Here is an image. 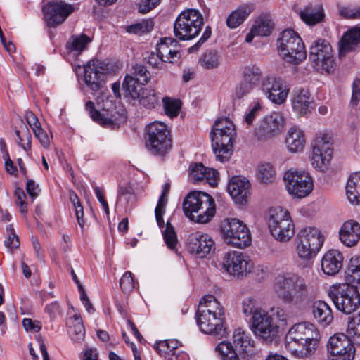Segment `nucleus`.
Here are the masks:
<instances>
[{
  "instance_id": "obj_1",
  "label": "nucleus",
  "mask_w": 360,
  "mask_h": 360,
  "mask_svg": "<svg viewBox=\"0 0 360 360\" xmlns=\"http://www.w3.org/2000/svg\"><path fill=\"white\" fill-rule=\"evenodd\" d=\"M319 338V331L314 324L298 323L288 331L285 338V347L297 357L307 356L316 349Z\"/></svg>"
},
{
  "instance_id": "obj_2",
  "label": "nucleus",
  "mask_w": 360,
  "mask_h": 360,
  "mask_svg": "<svg viewBox=\"0 0 360 360\" xmlns=\"http://www.w3.org/2000/svg\"><path fill=\"white\" fill-rule=\"evenodd\" d=\"M273 290L283 302L290 304L301 302L307 295L304 280L293 271L278 273L274 280Z\"/></svg>"
},
{
  "instance_id": "obj_3",
  "label": "nucleus",
  "mask_w": 360,
  "mask_h": 360,
  "mask_svg": "<svg viewBox=\"0 0 360 360\" xmlns=\"http://www.w3.org/2000/svg\"><path fill=\"white\" fill-rule=\"evenodd\" d=\"M236 135L235 125L230 119L221 117L215 120L210 137L217 160L224 162L229 160Z\"/></svg>"
},
{
  "instance_id": "obj_4",
  "label": "nucleus",
  "mask_w": 360,
  "mask_h": 360,
  "mask_svg": "<svg viewBox=\"0 0 360 360\" xmlns=\"http://www.w3.org/2000/svg\"><path fill=\"white\" fill-rule=\"evenodd\" d=\"M328 295L337 310L345 314H351L360 307V292L357 286L348 283L331 285Z\"/></svg>"
},
{
  "instance_id": "obj_5",
  "label": "nucleus",
  "mask_w": 360,
  "mask_h": 360,
  "mask_svg": "<svg viewBox=\"0 0 360 360\" xmlns=\"http://www.w3.org/2000/svg\"><path fill=\"white\" fill-rule=\"evenodd\" d=\"M280 56L287 63L300 64L307 57V51L301 37L291 29L283 30L277 39Z\"/></svg>"
},
{
  "instance_id": "obj_6",
  "label": "nucleus",
  "mask_w": 360,
  "mask_h": 360,
  "mask_svg": "<svg viewBox=\"0 0 360 360\" xmlns=\"http://www.w3.org/2000/svg\"><path fill=\"white\" fill-rule=\"evenodd\" d=\"M267 223L271 236L281 243H286L294 236L295 224L288 210L282 207L269 209Z\"/></svg>"
},
{
  "instance_id": "obj_7",
  "label": "nucleus",
  "mask_w": 360,
  "mask_h": 360,
  "mask_svg": "<svg viewBox=\"0 0 360 360\" xmlns=\"http://www.w3.org/2000/svg\"><path fill=\"white\" fill-rule=\"evenodd\" d=\"M324 242L321 231L316 227L307 226L297 232L295 238V252L302 260L315 257Z\"/></svg>"
},
{
  "instance_id": "obj_8",
  "label": "nucleus",
  "mask_w": 360,
  "mask_h": 360,
  "mask_svg": "<svg viewBox=\"0 0 360 360\" xmlns=\"http://www.w3.org/2000/svg\"><path fill=\"white\" fill-rule=\"evenodd\" d=\"M224 243L237 248H245L252 242L251 233L247 225L236 218L224 219L220 226Z\"/></svg>"
},
{
  "instance_id": "obj_9",
  "label": "nucleus",
  "mask_w": 360,
  "mask_h": 360,
  "mask_svg": "<svg viewBox=\"0 0 360 360\" xmlns=\"http://www.w3.org/2000/svg\"><path fill=\"white\" fill-rule=\"evenodd\" d=\"M203 24V17L198 10H185L174 22V35L179 40H191L199 34Z\"/></svg>"
},
{
  "instance_id": "obj_10",
  "label": "nucleus",
  "mask_w": 360,
  "mask_h": 360,
  "mask_svg": "<svg viewBox=\"0 0 360 360\" xmlns=\"http://www.w3.org/2000/svg\"><path fill=\"white\" fill-rule=\"evenodd\" d=\"M146 147L153 155H163L172 148L170 131L161 122H153L146 127Z\"/></svg>"
},
{
  "instance_id": "obj_11",
  "label": "nucleus",
  "mask_w": 360,
  "mask_h": 360,
  "mask_svg": "<svg viewBox=\"0 0 360 360\" xmlns=\"http://www.w3.org/2000/svg\"><path fill=\"white\" fill-rule=\"evenodd\" d=\"M311 148L312 166L321 172H325L330 165L333 153L331 135L326 131L317 133L312 141Z\"/></svg>"
},
{
  "instance_id": "obj_12",
  "label": "nucleus",
  "mask_w": 360,
  "mask_h": 360,
  "mask_svg": "<svg viewBox=\"0 0 360 360\" xmlns=\"http://www.w3.org/2000/svg\"><path fill=\"white\" fill-rule=\"evenodd\" d=\"M250 325L253 333L265 343H271L278 337L279 326L264 309L250 320Z\"/></svg>"
},
{
  "instance_id": "obj_13",
  "label": "nucleus",
  "mask_w": 360,
  "mask_h": 360,
  "mask_svg": "<svg viewBox=\"0 0 360 360\" xmlns=\"http://www.w3.org/2000/svg\"><path fill=\"white\" fill-rule=\"evenodd\" d=\"M309 60L317 70L322 69L328 73L335 70L333 51L330 43L325 39H320L313 42L310 47Z\"/></svg>"
},
{
  "instance_id": "obj_14",
  "label": "nucleus",
  "mask_w": 360,
  "mask_h": 360,
  "mask_svg": "<svg viewBox=\"0 0 360 360\" xmlns=\"http://www.w3.org/2000/svg\"><path fill=\"white\" fill-rule=\"evenodd\" d=\"M285 125V118L281 112H272L264 116L255 129L259 141H265L279 136Z\"/></svg>"
},
{
  "instance_id": "obj_15",
  "label": "nucleus",
  "mask_w": 360,
  "mask_h": 360,
  "mask_svg": "<svg viewBox=\"0 0 360 360\" xmlns=\"http://www.w3.org/2000/svg\"><path fill=\"white\" fill-rule=\"evenodd\" d=\"M354 343L339 333L331 336L327 343L328 360H353L355 355Z\"/></svg>"
},
{
  "instance_id": "obj_16",
  "label": "nucleus",
  "mask_w": 360,
  "mask_h": 360,
  "mask_svg": "<svg viewBox=\"0 0 360 360\" xmlns=\"http://www.w3.org/2000/svg\"><path fill=\"white\" fill-rule=\"evenodd\" d=\"M260 67L255 64L245 66L242 71L243 80L235 89L236 98L240 99L250 94L255 88L260 86L264 79Z\"/></svg>"
},
{
  "instance_id": "obj_17",
  "label": "nucleus",
  "mask_w": 360,
  "mask_h": 360,
  "mask_svg": "<svg viewBox=\"0 0 360 360\" xmlns=\"http://www.w3.org/2000/svg\"><path fill=\"white\" fill-rule=\"evenodd\" d=\"M85 108L94 121L105 127H118L121 123H124L127 119L124 110L118 111L111 101H110L109 108L106 109L103 108L101 112L96 110L94 103L90 101L86 102Z\"/></svg>"
},
{
  "instance_id": "obj_18",
  "label": "nucleus",
  "mask_w": 360,
  "mask_h": 360,
  "mask_svg": "<svg viewBox=\"0 0 360 360\" xmlns=\"http://www.w3.org/2000/svg\"><path fill=\"white\" fill-rule=\"evenodd\" d=\"M261 90L272 103L281 105L286 101L290 87L282 78L269 75L264 77Z\"/></svg>"
},
{
  "instance_id": "obj_19",
  "label": "nucleus",
  "mask_w": 360,
  "mask_h": 360,
  "mask_svg": "<svg viewBox=\"0 0 360 360\" xmlns=\"http://www.w3.org/2000/svg\"><path fill=\"white\" fill-rule=\"evenodd\" d=\"M222 266L227 274L239 278L250 271L252 264L248 255L243 252L233 250L224 255Z\"/></svg>"
},
{
  "instance_id": "obj_20",
  "label": "nucleus",
  "mask_w": 360,
  "mask_h": 360,
  "mask_svg": "<svg viewBox=\"0 0 360 360\" xmlns=\"http://www.w3.org/2000/svg\"><path fill=\"white\" fill-rule=\"evenodd\" d=\"M108 71V65L98 59H93L84 66V80L92 91H98L105 84Z\"/></svg>"
},
{
  "instance_id": "obj_21",
  "label": "nucleus",
  "mask_w": 360,
  "mask_h": 360,
  "mask_svg": "<svg viewBox=\"0 0 360 360\" xmlns=\"http://www.w3.org/2000/svg\"><path fill=\"white\" fill-rule=\"evenodd\" d=\"M186 245L190 253L200 258H205L215 250L213 238L208 233L199 231L188 235Z\"/></svg>"
},
{
  "instance_id": "obj_22",
  "label": "nucleus",
  "mask_w": 360,
  "mask_h": 360,
  "mask_svg": "<svg viewBox=\"0 0 360 360\" xmlns=\"http://www.w3.org/2000/svg\"><path fill=\"white\" fill-rule=\"evenodd\" d=\"M77 8L64 1H53L44 7L43 11L47 24L51 27H56L62 24L66 18Z\"/></svg>"
},
{
  "instance_id": "obj_23",
  "label": "nucleus",
  "mask_w": 360,
  "mask_h": 360,
  "mask_svg": "<svg viewBox=\"0 0 360 360\" xmlns=\"http://www.w3.org/2000/svg\"><path fill=\"white\" fill-rule=\"evenodd\" d=\"M314 99L310 92L304 89H296L291 98L292 110L299 116L311 113L314 109Z\"/></svg>"
},
{
  "instance_id": "obj_24",
  "label": "nucleus",
  "mask_w": 360,
  "mask_h": 360,
  "mask_svg": "<svg viewBox=\"0 0 360 360\" xmlns=\"http://www.w3.org/2000/svg\"><path fill=\"white\" fill-rule=\"evenodd\" d=\"M126 97L137 100L143 107L152 109L159 104L160 94L154 89L149 88L131 89L130 91L124 93Z\"/></svg>"
},
{
  "instance_id": "obj_25",
  "label": "nucleus",
  "mask_w": 360,
  "mask_h": 360,
  "mask_svg": "<svg viewBox=\"0 0 360 360\" xmlns=\"http://www.w3.org/2000/svg\"><path fill=\"white\" fill-rule=\"evenodd\" d=\"M156 51L161 62L173 63L180 58L179 44L174 38L160 39V42L156 45Z\"/></svg>"
},
{
  "instance_id": "obj_26",
  "label": "nucleus",
  "mask_w": 360,
  "mask_h": 360,
  "mask_svg": "<svg viewBox=\"0 0 360 360\" xmlns=\"http://www.w3.org/2000/svg\"><path fill=\"white\" fill-rule=\"evenodd\" d=\"M339 238L346 247L356 246L360 240V224L352 219L345 221L340 229Z\"/></svg>"
},
{
  "instance_id": "obj_27",
  "label": "nucleus",
  "mask_w": 360,
  "mask_h": 360,
  "mask_svg": "<svg viewBox=\"0 0 360 360\" xmlns=\"http://www.w3.org/2000/svg\"><path fill=\"white\" fill-rule=\"evenodd\" d=\"M133 70V75H127L123 81L122 88L124 93L130 91L131 89L142 87V85L148 83L149 80L150 73L143 65H136Z\"/></svg>"
},
{
  "instance_id": "obj_28",
  "label": "nucleus",
  "mask_w": 360,
  "mask_h": 360,
  "mask_svg": "<svg viewBox=\"0 0 360 360\" xmlns=\"http://www.w3.org/2000/svg\"><path fill=\"white\" fill-rule=\"evenodd\" d=\"M342 254L337 250H330L323 256L321 259V269L328 276L337 274L342 266Z\"/></svg>"
},
{
  "instance_id": "obj_29",
  "label": "nucleus",
  "mask_w": 360,
  "mask_h": 360,
  "mask_svg": "<svg viewBox=\"0 0 360 360\" xmlns=\"http://www.w3.org/2000/svg\"><path fill=\"white\" fill-rule=\"evenodd\" d=\"M203 312L197 311L196 321L200 330L206 334L219 335L223 328L224 318H219L213 315H205L203 319Z\"/></svg>"
},
{
  "instance_id": "obj_30",
  "label": "nucleus",
  "mask_w": 360,
  "mask_h": 360,
  "mask_svg": "<svg viewBox=\"0 0 360 360\" xmlns=\"http://www.w3.org/2000/svg\"><path fill=\"white\" fill-rule=\"evenodd\" d=\"M360 48V27L355 26L345 32L340 41V56Z\"/></svg>"
},
{
  "instance_id": "obj_31",
  "label": "nucleus",
  "mask_w": 360,
  "mask_h": 360,
  "mask_svg": "<svg viewBox=\"0 0 360 360\" xmlns=\"http://www.w3.org/2000/svg\"><path fill=\"white\" fill-rule=\"evenodd\" d=\"M306 143L304 132L298 127H290L285 135V145L288 152L296 153L303 150Z\"/></svg>"
},
{
  "instance_id": "obj_32",
  "label": "nucleus",
  "mask_w": 360,
  "mask_h": 360,
  "mask_svg": "<svg viewBox=\"0 0 360 360\" xmlns=\"http://www.w3.org/2000/svg\"><path fill=\"white\" fill-rule=\"evenodd\" d=\"M250 181H229L227 191L237 204L243 205L250 195Z\"/></svg>"
},
{
  "instance_id": "obj_33",
  "label": "nucleus",
  "mask_w": 360,
  "mask_h": 360,
  "mask_svg": "<svg viewBox=\"0 0 360 360\" xmlns=\"http://www.w3.org/2000/svg\"><path fill=\"white\" fill-rule=\"evenodd\" d=\"M200 202L201 205L191 221L198 224H206L210 221L215 214V201L211 195H208L206 199Z\"/></svg>"
},
{
  "instance_id": "obj_34",
  "label": "nucleus",
  "mask_w": 360,
  "mask_h": 360,
  "mask_svg": "<svg viewBox=\"0 0 360 360\" xmlns=\"http://www.w3.org/2000/svg\"><path fill=\"white\" fill-rule=\"evenodd\" d=\"M208 195L205 192H191L186 195L183 202V210L191 221L200 207V202L204 201Z\"/></svg>"
},
{
  "instance_id": "obj_35",
  "label": "nucleus",
  "mask_w": 360,
  "mask_h": 360,
  "mask_svg": "<svg viewBox=\"0 0 360 360\" xmlns=\"http://www.w3.org/2000/svg\"><path fill=\"white\" fill-rule=\"evenodd\" d=\"M314 319L321 326L330 325L333 320V314L330 307L324 301H315L311 307Z\"/></svg>"
},
{
  "instance_id": "obj_36",
  "label": "nucleus",
  "mask_w": 360,
  "mask_h": 360,
  "mask_svg": "<svg viewBox=\"0 0 360 360\" xmlns=\"http://www.w3.org/2000/svg\"><path fill=\"white\" fill-rule=\"evenodd\" d=\"M198 311L203 312L204 316L213 315L219 318H224V310L221 304L212 295L204 296L200 301L198 306ZM205 319V318H202Z\"/></svg>"
},
{
  "instance_id": "obj_37",
  "label": "nucleus",
  "mask_w": 360,
  "mask_h": 360,
  "mask_svg": "<svg viewBox=\"0 0 360 360\" xmlns=\"http://www.w3.org/2000/svg\"><path fill=\"white\" fill-rule=\"evenodd\" d=\"M219 174L217 170L207 167L202 163H194L189 167L191 180H217Z\"/></svg>"
},
{
  "instance_id": "obj_38",
  "label": "nucleus",
  "mask_w": 360,
  "mask_h": 360,
  "mask_svg": "<svg viewBox=\"0 0 360 360\" xmlns=\"http://www.w3.org/2000/svg\"><path fill=\"white\" fill-rule=\"evenodd\" d=\"M232 340L236 350L240 353H248L254 347L255 341L248 332L241 328L233 331Z\"/></svg>"
},
{
  "instance_id": "obj_39",
  "label": "nucleus",
  "mask_w": 360,
  "mask_h": 360,
  "mask_svg": "<svg viewBox=\"0 0 360 360\" xmlns=\"http://www.w3.org/2000/svg\"><path fill=\"white\" fill-rule=\"evenodd\" d=\"M285 188L294 198L307 196L314 188V181H287Z\"/></svg>"
},
{
  "instance_id": "obj_40",
  "label": "nucleus",
  "mask_w": 360,
  "mask_h": 360,
  "mask_svg": "<svg viewBox=\"0 0 360 360\" xmlns=\"http://www.w3.org/2000/svg\"><path fill=\"white\" fill-rule=\"evenodd\" d=\"M252 6L248 4H243L232 11L226 19V25L233 29L241 25L252 12Z\"/></svg>"
},
{
  "instance_id": "obj_41",
  "label": "nucleus",
  "mask_w": 360,
  "mask_h": 360,
  "mask_svg": "<svg viewBox=\"0 0 360 360\" xmlns=\"http://www.w3.org/2000/svg\"><path fill=\"white\" fill-rule=\"evenodd\" d=\"M171 188V185L169 182H165L162 188L161 194L159 197L155 210V214L157 224L160 228L164 227V220L162 216L165 212V207L168 202V194Z\"/></svg>"
},
{
  "instance_id": "obj_42",
  "label": "nucleus",
  "mask_w": 360,
  "mask_h": 360,
  "mask_svg": "<svg viewBox=\"0 0 360 360\" xmlns=\"http://www.w3.org/2000/svg\"><path fill=\"white\" fill-rule=\"evenodd\" d=\"M301 19L307 25H314L321 22L324 18L321 6H307L300 12Z\"/></svg>"
},
{
  "instance_id": "obj_43",
  "label": "nucleus",
  "mask_w": 360,
  "mask_h": 360,
  "mask_svg": "<svg viewBox=\"0 0 360 360\" xmlns=\"http://www.w3.org/2000/svg\"><path fill=\"white\" fill-rule=\"evenodd\" d=\"M346 283L360 286V256L352 257L346 271Z\"/></svg>"
},
{
  "instance_id": "obj_44",
  "label": "nucleus",
  "mask_w": 360,
  "mask_h": 360,
  "mask_svg": "<svg viewBox=\"0 0 360 360\" xmlns=\"http://www.w3.org/2000/svg\"><path fill=\"white\" fill-rule=\"evenodd\" d=\"M345 336L354 345H360V312L349 318Z\"/></svg>"
},
{
  "instance_id": "obj_45",
  "label": "nucleus",
  "mask_w": 360,
  "mask_h": 360,
  "mask_svg": "<svg viewBox=\"0 0 360 360\" xmlns=\"http://www.w3.org/2000/svg\"><path fill=\"white\" fill-rule=\"evenodd\" d=\"M274 28V23L269 16H260L255 22L252 33L257 36H269Z\"/></svg>"
},
{
  "instance_id": "obj_46",
  "label": "nucleus",
  "mask_w": 360,
  "mask_h": 360,
  "mask_svg": "<svg viewBox=\"0 0 360 360\" xmlns=\"http://www.w3.org/2000/svg\"><path fill=\"white\" fill-rule=\"evenodd\" d=\"M215 351L220 360H240L230 342L221 341L216 346Z\"/></svg>"
},
{
  "instance_id": "obj_47",
  "label": "nucleus",
  "mask_w": 360,
  "mask_h": 360,
  "mask_svg": "<svg viewBox=\"0 0 360 360\" xmlns=\"http://www.w3.org/2000/svg\"><path fill=\"white\" fill-rule=\"evenodd\" d=\"M179 342L176 340H165L157 342L155 347L158 353L168 359L172 354L178 348Z\"/></svg>"
},
{
  "instance_id": "obj_48",
  "label": "nucleus",
  "mask_w": 360,
  "mask_h": 360,
  "mask_svg": "<svg viewBox=\"0 0 360 360\" xmlns=\"http://www.w3.org/2000/svg\"><path fill=\"white\" fill-rule=\"evenodd\" d=\"M199 63L205 69H214L220 64V57L217 51L208 50L202 55Z\"/></svg>"
},
{
  "instance_id": "obj_49",
  "label": "nucleus",
  "mask_w": 360,
  "mask_h": 360,
  "mask_svg": "<svg viewBox=\"0 0 360 360\" xmlns=\"http://www.w3.org/2000/svg\"><path fill=\"white\" fill-rule=\"evenodd\" d=\"M256 177L258 180H274L276 177L275 167L269 162H262L256 169Z\"/></svg>"
},
{
  "instance_id": "obj_50",
  "label": "nucleus",
  "mask_w": 360,
  "mask_h": 360,
  "mask_svg": "<svg viewBox=\"0 0 360 360\" xmlns=\"http://www.w3.org/2000/svg\"><path fill=\"white\" fill-rule=\"evenodd\" d=\"M262 310L263 309L257 306L256 300L252 297L244 298L241 302V311L245 316L250 317V320Z\"/></svg>"
},
{
  "instance_id": "obj_51",
  "label": "nucleus",
  "mask_w": 360,
  "mask_h": 360,
  "mask_svg": "<svg viewBox=\"0 0 360 360\" xmlns=\"http://www.w3.org/2000/svg\"><path fill=\"white\" fill-rule=\"evenodd\" d=\"M69 198L75 209L77 223L79 227L83 229L85 226V220L84 219V208L82 205L81 201L79 200L77 195L73 191H70Z\"/></svg>"
},
{
  "instance_id": "obj_52",
  "label": "nucleus",
  "mask_w": 360,
  "mask_h": 360,
  "mask_svg": "<svg viewBox=\"0 0 360 360\" xmlns=\"http://www.w3.org/2000/svg\"><path fill=\"white\" fill-rule=\"evenodd\" d=\"M91 41L90 37L84 34L72 36L67 44L68 48L72 51L81 52L84 50L89 43Z\"/></svg>"
},
{
  "instance_id": "obj_53",
  "label": "nucleus",
  "mask_w": 360,
  "mask_h": 360,
  "mask_svg": "<svg viewBox=\"0 0 360 360\" xmlns=\"http://www.w3.org/2000/svg\"><path fill=\"white\" fill-rule=\"evenodd\" d=\"M153 27L154 23L152 20H143L141 22L127 26L126 30L129 33L141 35L149 32Z\"/></svg>"
},
{
  "instance_id": "obj_54",
  "label": "nucleus",
  "mask_w": 360,
  "mask_h": 360,
  "mask_svg": "<svg viewBox=\"0 0 360 360\" xmlns=\"http://www.w3.org/2000/svg\"><path fill=\"white\" fill-rule=\"evenodd\" d=\"M346 195L352 205L360 204V181H347Z\"/></svg>"
},
{
  "instance_id": "obj_55",
  "label": "nucleus",
  "mask_w": 360,
  "mask_h": 360,
  "mask_svg": "<svg viewBox=\"0 0 360 360\" xmlns=\"http://www.w3.org/2000/svg\"><path fill=\"white\" fill-rule=\"evenodd\" d=\"M283 180H313V179L305 169L291 167L284 173Z\"/></svg>"
},
{
  "instance_id": "obj_56",
  "label": "nucleus",
  "mask_w": 360,
  "mask_h": 360,
  "mask_svg": "<svg viewBox=\"0 0 360 360\" xmlns=\"http://www.w3.org/2000/svg\"><path fill=\"white\" fill-rule=\"evenodd\" d=\"M162 103L165 114L170 117L177 116L181 108V103L179 100L172 99L169 97H164Z\"/></svg>"
},
{
  "instance_id": "obj_57",
  "label": "nucleus",
  "mask_w": 360,
  "mask_h": 360,
  "mask_svg": "<svg viewBox=\"0 0 360 360\" xmlns=\"http://www.w3.org/2000/svg\"><path fill=\"white\" fill-rule=\"evenodd\" d=\"M18 143L25 150L31 148L32 136L26 126H23L21 130L15 131Z\"/></svg>"
},
{
  "instance_id": "obj_58",
  "label": "nucleus",
  "mask_w": 360,
  "mask_h": 360,
  "mask_svg": "<svg viewBox=\"0 0 360 360\" xmlns=\"http://www.w3.org/2000/svg\"><path fill=\"white\" fill-rule=\"evenodd\" d=\"M163 237L167 246L169 249L174 250L177 243V237L174 227L168 221L167 222L166 227L163 231Z\"/></svg>"
},
{
  "instance_id": "obj_59",
  "label": "nucleus",
  "mask_w": 360,
  "mask_h": 360,
  "mask_svg": "<svg viewBox=\"0 0 360 360\" xmlns=\"http://www.w3.org/2000/svg\"><path fill=\"white\" fill-rule=\"evenodd\" d=\"M6 232L8 237L4 241V245L7 248L12 251L19 247L20 241L15 232L13 224H9L6 226Z\"/></svg>"
},
{
  "instance_id": "obj_60",
  "label": "nucleus",
  "mask_w": 360,
  "mask_h": 360,
  "mask_svg": "<svg viewBox=\"0 0 360 360\" xmlns=\"http://www.w3.org/2000/svg\"><path fill=\"white\" fill-rule=\"evenodd\" d=\"M120 285L123 292L129 293L133 290L135 286L132 274L130 271H126L120 280Z\"/></svg>"
},
{
  "instance_id": "obj_61",
  "label": "nucleus",
  "mask_w": 360,
  "mask_h": 360,
  "mask_svg": "<svg viewBox=\"0 0 360 360\" xmlns=\"http://www.w3.org/2000/svg\"><path fill=\"white\" fill-rule=\"evenodd\" d=\"M70 335L72 340L80 342L84 340L85 336V328L83 323H74L70 326Z\"/></svg>"
},
{
  "instance_id": "obj_62",
  "label": "nucleus",
  "mask_w": 360,
  "mask_h": 360,
  "mask_svg": "<svg viewBox=\"0 0 360 360\" xmlns=\"http://www.w3.org/2000/svg\"><path fill=\"white\" fill-rule=\"evenodd\" d=\"M15 205L19 207L20 212L25 215L27 213V203L25 202L26 195L20 188L15 190Z\"/></svg>"
},
{
  "instance_id": "obj_63",
  "label": "nucleus",
  "mask_w": 360,
  "mask_h": 360,
  "mask_svg": "<svg viewBox=\"0 0 360 360\" xmlns=\"http://www.w3.org/2000/svg\"><path fill=\"white\" fill-rule=\"evenodd\" d=\"M339 12L341 16L347 19L360 18V6H341Z\"/></svg>"
},
{
  "instance_id": "obj_64",
  "label": "nucleus",
  "mask_w": 360,
  "mask_h": 360,
  "mask_svg": "<svg viewBox=\"0 0 360 360\" xmlns=\"http://www.w3.org/2000/svg\"><path fill=\"white\" fill-rule=\"evenodd\" d=\"M262 107L259 103H255L245 116V122L248 125H251L255 118L261 114Z\"/></svg>"
}]
</instances>
